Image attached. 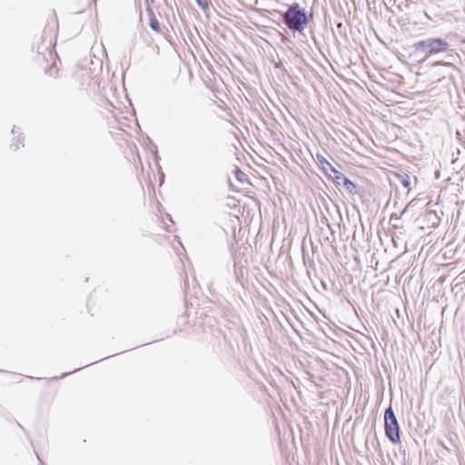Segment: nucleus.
Here are the masks:
<instances>
[{"label":"nucleus","instance_id":"nucleus-4","mask_svg":"<svg viewBox=\"0 0 465 465\" xmlns=\"http://www.w3.org/2000/svg\"><path fill=\"white\" fill-rule=\"evenodd\" d=\"M385 433L393 443L401 442L400 426L391 407H389L384 413Z\"/></svg>","mask_w":465,"mask_h":465},{"label":"nucleus","instance_id":"nucleus-7","mask_svg":"<svg viewBox=\"0 0 465 465\" xmlns=\"http://www.w3.org/2000/svg\"><path fill=\"white\" fill-rule=\"evenodd\" d=\"M150 26L151 28L155 31V32H159L160 31V25H159V22L157 20V18L155 17L154 15H152L150 16Z\"/></svg>","mask_w":465,"mask_h":465},{"label":"nucleus","instance_id":"nucleus-9","mask_svg":"<svg viewBox=\"0 0 465 465\" xmlns=\"http://www.w3.org/2000/svg\"><path fill=\"white\" fill-rule=\"evenodd\" d=\"M404 185L407 187L409 185V182L404 181Z\"/></svg>","mask_w":465,"mask_h":465},{"label":"nucleus","instance_id":"nucleus-3","mask_svg":"<svg viewBox=\"0 0 465 465\" xmlns=\"http://www.w3.org/2000/svg\"><path fill=\"white\" fill-rule=\"evenodd\" d=\"M415 48L418 51L425 53L426 56H431L447 51L449 44L440 38H429L418 42L415 45Z\"/></svg>","mask_w":465,"mask_h":465},{"label":"nucleus","instance_id":"nucleus-2","mask_svg":"<svg viewBox=\"0 0 465 465\" xmlns=\"http://www.w3.org/2000/svg\"><path fill=\"white\" fill-rule=\"evenodd\" d=\"M284 23L291 29L302 32L308 25L305 11L298 3L290 6L284 14Z\"/></svg>","mask_w":465,"mask_h":465},{"label":"nucleus","instance_id":"nucleus-8","mask_svg":"<svg viewBox=\"0 0 465 465\" xmlns=\"http://www.w3.org/2000/svg\"><path fill=\"white\" fill-rule=\"evenodd\" d=\"M198 5L202 6L203 9L207 7L208 4L206 0H196Z\"/></svg>","mask_w":465,"mask_h":465},{"label":"nucleus","instance_id":"nucleus-5","mask_svg":"<svg viewBox=\"0 0 465 465\" xmlns=\"http://www.w3.org/2000/svg\"><path fill=\"white\" fill-rule=\"evenodd\" d=\"M330 167H331V172L332 173V174H330L331 179L336 185H341L343 182V179H345L346 176L343 173H341L340 171L335 169L333 166H331V164H330Z\"/></svg>","mask_w":465,"mask_h":465},{"label":"nucleus","instance_id":"nucleus-1","mask_svg":"<svg viewBox=\"0 0 465 465\" xmlns=\"http://www.w3.org/2000/svg\"><path fill=\"white\" fill-rule=\"evenodd\" d=\"M57 33V21H53L52 32L46 36L45 41L46 45L43 52L38 53L37 63L38 65L44 70V72L50 77L56 78L59 74L58 62L59 59L57 54L54 51L55 45V38Z\"/></svg>","mask_w":465,"mask_h":465},{"label":"nucleus","instance_id":"nucleus-6","mask_svg":"<svg viewBox=\"0 0 465 465\" xmlns=\"http://www.w3.org/2000/svg\"><path fill=\"white\" fill-rule=\"evenodd\" d=\"M342 184L349 193H351V194L357 193L355 183H352L351 181H350L347 177L345 179H343Z\"/></svg>","mask_w":465,"mask_h":465}]
</instances>
